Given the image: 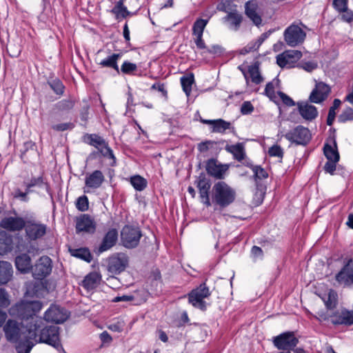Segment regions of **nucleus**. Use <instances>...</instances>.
Segmentation results:
<instances>
[{
	"mask_svg": "<svg viewBox=\"0 0 353 353\" xmlns=\"http://www.w3.org/2000/svg\"><path fill=\"white\" fill-rule=\"evenodd\" d=\"M352 260H349L347 264L344 266L341 270L336 275V280L340 284H344L345 285H350L352 283V272L347 273V266L350 265Z\"/></svg>",
	"mask_w": 353,
	"mask_h": 353,
	"instance_id": "33",
	"label": "nucleus"
},
{
	"mask_svg": "<svg viewBox=\"0 0 353 353\" xmlns=\"http://www.w3.org/2000/svg\"><path fill=\"white\" fill-rule=\"evenodd\" d=\"M248 75L249 74L252 83L255 84H260L263 81V78L259 71V67L256 63L248 67Z\"/></svg>",
	"mask_w": 353,
	"mask_h": 353,
	"instance_id": "36",
	"label": "nucleus"
},
{
	"mask_svg": "<svg viewBox=\"0 0 353 353\" xmlns=\"http://www.w3.org/2000/svg\"><path fill=\"white\" fill-rule=\"evenodd\" d=\"M195 184L199 190L201 201L208 207L211 205L210 199V190L211 188V182L205 174L201 173L195 181Z\"/></svg>",
	"mask_w": 353,
	"mask_h": 353,
	"instance_id": "14",
	"label": "nucleus"
},
{
	"mask_svg": "<svg viewBox=\"0 0 353 353\" xmlns=\"http://www.w3.org/2000/svg\"><path fill=\"white\" fill-rule=\"evenodd\" d=\"M69 317L68 311L57 305H52L44 314V319L57 324L62 323Z\"/></svg>",
	"mask_w": 353,
	"mask_h": 353,
	"instance_id": "13",
	"label": "nucleus"
},
{
	"mask_svg": "<svg viewBox=\"0 0 353 353\" xmlns=\"http://www.w3.org/2000/svg\"><path fill=\"white\" fill-rule=\"evenodd\" d=\"M9 304L8 294L3 289L0 288V307H6Z\"/></svg>",
	"mask_w": 353,
	"mask_h": 353,
	"instance_id": "60",
	"label": "nucleus"
},
{
	"mask_svg": "<svg viewBox=\"0 0 353 353\" xmlns=\"http://www.w3.org/2000/svg\"><path fill=\"white\" fill-rule=\"evenodd\" d=\"M332 4L338 12H342L347 8V0H333Z\"/></svg>",
	"mask_w": 353,
	"mask_h": 353,
	"instance_id": "59",
	"label": "nucleus"
},
{
	"mask_svg": "<svg viewBox=\"0 0 353 353\" xmlns=\"http://www.w3.org/2000/svg\"><path fill=\"white\" fill-rule=\"evenodd\" d=\"M121 54H112L107 58L101 60L99 65L103 68H110L114 69L118 74L119 73V68L117 64L118 60L121 58Z\"/></svg>",
	"mask_w": 353,
	"mask_h": 353,
	"instance_id": "32",
	"label": "nucleus"
},
{
	"mask_svg": "<svg viewBox=\"0 0 353 353\" xmlns=\"http://www.w3.org/2000/svg\"><path fill=\"white\" fill-rule=\"evenodd\" d=\"M12 240L8 237L6 232H0V254L7 252L10 250Z\"/></svg>",
	"mask_w": 353,
	"mask_h": 353,
	"instance_id": "45",
	"label": "nucleus"
},
{
	"mask_svg": "<svg viewBox=\"0 0 353 353\" xmlns=\"http://www.w3.org/2000/svg\"><path fill=\"white\" fill-rule=\"evenodd\" d=\"M252 170L254 172V176L256 179H264L268 176V172L260 166H252Z\"/></svg>",
	"mask_w": 353,
	"mask_h": 353,
	"instance_id": "54",
	"label": "nucleus"
},
{
	"mask_svg": "<svg viewBox=\"0 0 353 353\" xmlns=\"http://www.w3.org/2000/svg\"><path fill=\"white\" fill-rule=\"evenodd\" d=\"M201 122L204 124L212 125V132L223 134L225 130L233 128L230 122L223 119L207 120L201 119Z\"/></svg>",
	"mask_w": 353,
	"mask_h": 353,
	"instance_id": "24",
	"label": "nucleus"
},
{
	"mask_svg": "<svg viewBox=\"0 0 353 353\" xmlns=\"http://www.w3.org/2000/svg\"><path fill=\"white\" fill-rule=\"evenodd\" d=\"M290 141L298 145H306L311 139L312 135L307 128L298 125L285 134Z\"/></svg>",
	"mask_w": 353,
	"mask_h": 353,
	"instance_id": "10",
	"label": "nucleus"
},
{
	"mask_svg": "<svg viewBox=\"0 0 353 353\" xmlns=\"http://www.w3.org/2000/svg\"><path fill=\"white\" fill-rule=\"evenodd\" d=\"M128 257L123 253H119L109 259L108 270L112 274H119L124 271L128 265Z\"/></svg>",
	"mask_w": 353,
	"mask_h": 353,
	"instance_id": "16",
	"label": "nucleus"
},
{
	"mask_svg": "<svg viewBox=\"0 0 353 353\" xmlns=\"http://www.w3.org/2000/svg\"><path fill=\"white\" fill-rule=\"evenodd\" d=\"M278 83L279 80L275 79L266 84L264 92L265 95L269 98L272 99L274 97V89L276 85H278Z\"/></svg>",
	"mask_w": 353,
	"mask_h": 353,
	"instance_id": "53",
	"label": "nucleus"
},
{
	"mask_svg": "<svg viewBox=\"0 0 353 353\" xmlns=\"http://www.w3.org/2000/svg\"><path fill=\"white\" fill-rule=\"evenodd\" d=\"M236 191L224 181H219L212 187L211 205L222 210L226 208L236 199Z\"/></svg>",
	"mask_w": 353,
	"mask_h": 353,
	"instance_id": "3",
	"label": "nucleus"
},
{
	"mask_svg": "<svg viewBox=\"0 0 353 353\" xmlns=\"http://www.w3.org/2000/svg\"><path fill=\"white\" fill-rule=\"evenodd\" d=\"M210 295L209 288L206 286L205 283H203L188 294V301L193 307L204 311L206 310V302L204 299L208 298Z\"/></svg>",
	"mask_w": 353,
	"mask_h": 353,
	"instance_id": "6",
	"label": "nucleus"
},
{
	"mask_svg": "<svg viewBox=\"0 0 353 353\" xmlns=\"http://www.w3.org/2000/svg\"><path fill=\"white\" fill-rule=\"evenodd\" d=\"M222 20L224 23H228L231 29L237 31L243 21V16L239 12H236L227 14Z\"/></svg>",
	"mask_w": 353,
	"mask_h": 353,
	"instance_id": "27",
	"label": "nucleus"
},
{
	"mask_svg": "<svg viewBox=\"0 0 353 353\" xmlns=\"http://www.w3.org/2000/svg\"><path fill=\"white\" fill-rule=\"evenodd\" d=\"M299 113L305 121L314 120L319 114L317 108L307 101H299L296 103Z\"/></svg>",
	"mask_w": 353,
	"mask_h": 353,
	"instance_id": "21",
	"label": "nucleus"
},
{
	"mask_svg": "<svg viewBox=\"0 0 353 353\" xmlns=\"http://www.w3.org/2000/svg\"><path fill=\"white\" fill-rule=\"evenodd\" d=\"M85 140L87 143L94 146L97 150L102 145H104V143H106L103 138L96 134L86 135L85 137Z\"/></svg>",
	"mask_w": 353,
	"mask_h": 353,
	"instance_id": "40",
	"label": "nucleus"
},
{
	"mask_svg": "<svg viewBox=\"0 0 353 353\" xmlns=\"http://www.w3.org/2000/svg\"><path fill=\"white\" fill-rule=\"evenodd\" d=\"M101 281V276L97 272L88 274L82 281V285L88 290H93L97 287Z\"/></svg>",
	"mask_w": 353,
	"mask_h": 353,
	"instance_id": "31",
	"label": "nucleus"
},
{
	"mask_svg": "<svg viewBox=\"0 0 353 353\" xmlns=\"http://www.w3.org/2000/svg\"><path fill=\"white\" fill-rule=\"evenodd\" d=\"M49 85L57 94L62 95L63 94L64 85L59 79H56L52 80L49 82Z\"/></svg>",
	"mask_w": 353,
	"mask_h": 353,
	"instance_id": "52",
	"label": "nucleus"
},
{
	"mask_svg": "<svg viewBox=\"0 0 353 353\" xmlns=\"http://www.w3.org/2000/svg\"><path fill=\"white\" fill-rule=\"evenodd\" d=\"M180 81L183 91L187 96H189L192 91V85L194 82V74L192 73H190L188 75L183 76Z\"/></svg>",
	"mask_w": 353,
	"mask_h": 353,
	"instance_id": "38",
	"label": "nucleus"
},
{
	"mask_svg": "<svg viewBox=\"0 0 353 353\" xmlns=\"http://www.w3.org/2000/svg\"><path fill=\"white\" fill-rule=\"evenodd\" d=\"M322 299L327 309H333L336 306L338 295L334 290H330Z\"/></svg>",
	"mask_w": 353,
	"mask_h": 353,
	"instance_id": "37",
	"label": "nucleus"
},
{
	"mask_svg": "<svg viewBox=\"0 0 353 353\" xmlns=\"http://www.w3.org/2000/svg\"><path fill=\"white\" fill-rule=\"evenodd\" d=\"M26 226V221L20 216H6L0 221V227L9 232H19Z\"/></svg>",
	"mask_w": 353,
	"mask_h": 353,
	"instance_id": "18",
	"label": "nucleus"
},
{
	"mask_svg": "<svg viewBox=\"0 0 353 353\" xmlns=\"http://www.w3.org/2000/svg\"><path fill=\"white\" fill-rule=\"evenodd\" d=\"M299 343V339L294 335L293 332H283L273 339L274 345L279 350H283L290 352Z\"/></svg>",
	"mask_w": 353,
	"mask_h": 353,
	"instance_id": "9",
	"label": "nucleus"
},
{
	"mask_svg": "<svg viewBox=\"0 0 353 353\" xmlns=\"http://www.w3.org/2000/svg\"><path fill=\"white\" fill-rule=\"evenodd\" d=\"M42 319H36L34 323H31L28 327V337L32 339L34 345L37 343L48 344L57 350L62 349L60 343L59 327L55 325H49L43 327Z\"/></svg>",
	"mask_w": 353,
	"mask_h": 353,
	"instance_id": "1",
	"label": "nucleus"
},
{
	"mask_svg": "<svg viewBox=\"0 0 353 353\" xmlns=\"http://www.w3.org/2000/svg\"><path fill=\"white\" fill-rule=\"evenodd\" d=\"M208 23V19H199L193 25L192 32L194 36L203 35L204 29Z\"/></svg>",
	"mask_w": 353,
	"mask_h": 353,
	"instance_id": "46",
	"label": "nucleus"
},
{
	"mask_svg": "<svg viewBox=\"0 0 353 353\" xmlns=\"http://www.w3.org/2000/svg\"><path fill=\"white\" fill-rule=\"evenodd\" d=\"M130 183L137 191H142L147 187V181L139 175H135L130 178Z\"/></svg>",
	"mask_w": 353,
	"mask_h": 353,
	"instance_id": "43",
	"label": "nucleus"
},
{
	"mask_svg": "<svg viewBox=\"0 0 353 353\" xmlns=\"http://www.w3.org/2000/svg\"><path fill=\"white\" fill-rule=\"evenodd\" d=\"M74 125L72 123H63L54 125L52 129L57 131H65L73 128Z\"/></svg>",
	"mask_w": 353,
	"mask_h": 353,
	"instance_id": "63",
	"label": "nucleus"
},
{
	"mask_svg": "<svg viewBox=\"0 0 353 353\" xmlns=\"http://www.w3.org/2000/svg\"><path fill=\"white\" fill-rule=\"evenodd\" d=\"M330 88L323 82H316L315 88L311 92L309 100L311 103H321L328 97Z\"/></svg>",
	"mask_w": 353,
	"mask_h": 353,
	"instance_id": "17",
	"label": "nucleus"
},
{
	"mask_svg": "<svg viewBox=\"0 0 353 353\" xmlns=\"http://www.w3.org/2000/svg\"><path fill=\"white\" fill-rule=\"evenodd\" d=\"M24 228L27 239L36 241L45 236L47 232L48 226L36 220H28L26 221Z\"/></svg>",
	"mask_w": 353,
	"mask_h": 353,
	"instance_id": "8",
	"label": "nucleus"
},
{
	"mask_svg": "<svg viewBox=\"0 0 353 353\" xmlns=\"http://www.w3.org/2000/svg\"><path fill=\"white\" fill-rule=\"evenodd\" d=\"M254 110V107L250 101H245L243 103L241 112L243 114H248L252 112Z\"/></svg>",
	"mask_w": 353,
	"mask_h": 353,
	"instance_id": "62",
	"label": "nucleus"
},
{
	"mask_svg": "<svg viewBox=\"0 0 353 353\" xmlns=\"http://www.w3.org/2000/svg\"><path fill=\"white\" fill-rule=\"evenodd\" d=\"M262 37L258 41H256L254 43H250L245 48L244 50L245 52H249L250 51H254L257 50L259 46L261 45V43L263 42L264 39L266 38V35L265 34H262Z\"/></svg>",
	"mask_w": 353,
	"mask_h": 353,
	"instance_id": "57",
	"label": "nucleus"
},
{
	"mask_svg": "<svg viewBox=\"0 0 353 353\" xmlns=\"http://www.w3.org/2000/svg\"><path fill=\"white\" fill-rule=\"evenodd\" d=\"M225 150L231 153L234 159L238 161H241L245 158V151L243 143H237L234 145H226Z\"/></svg>",
	"mask_w": 353,
	"mask_h": 353,
	"instance_id": "28",
	"label": "nucleus"
},
{
	"mask_svg": "<svg viewBox=\"0 0 353 353\" xmlns=\"http://www.w3.org/2000/svg\"><path fill=\"white\" fill-rule=\"evenodd\" d=\"M318 67V64L315 61H307L302 62L300 64V68H303L304 70L311 72Z\"/></svg>",
	"mask_w": 353,
	"mask_h": 353,
	"instance_id": "58",
	"label": "nucleus"
},
{
	"mask_svg": "<svg viewBox=\"0 0 353 353\" xmlns=\"http://www.w3.org/2000/svg\"><path fill=\"white\" fill-rule=\"evenodd\" d=\"M338 162L339 161L327 160V161L326 162V163L324 165L325 171L331 174H333L334 171L336 170V163Z\"/></svg>",
	"mask_w": 353,
	"mask_h": 353,
	"instance_id": "61",
	"label": "nucleus"
},
{
	"mask_svg": "<svg viewBox=\"0 0 353 353\" xmlns=\"http://www.w3.org/2000/svg\"><path fill=\"white\" fill-rule=\"evenodd\" d=\"M334 325H351L353 324V312L345 309L336 310L330 316Z\"/></svg>",
	"mask_w": 353,
	"mask_h": 353,
	"instance_id": "20",
	"label": "nucleus"
},
{
	"mask_svg": "<svg viewBox=\"0 0 353 353\" xmlns=\"http://www.w3.org/2000/svg\"><path fill=\"white\" fill-rule=\"evenodd\" d=\"M15 265L19 271L26 273L32 268L30 257L26 254L18 256L15 259Z\"/></svg>",
	"mask_w": 353,
	"mask_h": 353,
	"instance_id": "30",
	"label": "nucleus"
},
{
	"mask_svg": "<svg viewBox=\"0 0 353 353\" xmlns=\"http://www.w3.org/2000/svg\"><path fill=\"white\" fill-rule=\"evenodd\" d=\"M341 104V101L339 99H335L333 101L332 105L330 108L327 118V125H332L336 117L335 110L338 109Z\"/></svg>",
	"mask_w": 353,
	"mask_h": 353,
	"instance_id": "44",
	"label": "nucleus"
},
{
	"mask_svg": "<svg viewBox=\"0 0 353 353\" xmlns=\"http://www.w3.org/2000/svg\"><path fill=\"white\" fill-rule=\"evenodd\" d=\"M302 57V52L296 50H288L276 56V63L281 68H292Z\"/></svg>",
	"mask_w": 353,
	"mask_h": 353,
	"instance_id": "12",
	"label": "nucleus"
},
{
	"mask_svg": "<svg viewBox=\"0 0 353 353\" xmlns=\"http://www.w3.org/2000/svg\"><path fill=\"white\" fill-rule=\"evenodd\" d=\"M268 154L270 157H278L282 159L283 157V150L279 145H274L269 148Z\"/></svg>",
	"mask_w": 353,
	"mask_h": 353,
	"instance_id": "55",
	"label": "nucleus"
},
{
	"mask_svg": "<svg viewBox=\"0 0 353 353\" xmlns=\"http://www.w3.org/2000/svg\"><path fill=\"white\" fill-rule=\"evenodd\" d=\"M26 325V332H23L19 324L14 320H8L3 327L6 339L12 343H17L18 353H30L34 343L28 337V327Z\"/></svg>",
	"mask_w": 353,
	"mask_h": 353,
	"instance_id": "2",
	"label": "nucleus"
},
{
	"mask_svg": "<svg viewBox=\"0 0 353 353\" xmlns=\"http://www.w3.org/2000/svg\"><path fill=\"white\" fill-rule=\"evenodd\" d=\"M323 152L327 160L339 161L340 159L337 144L335 139L332 140V143H326L323 146Z\"/></svg>",
	"mask_w": 353,
	"mask_h": 353,
	"instance_id": "26",
	"label": "nucleus"
},
{
	"mask_svg": "<svg viewBox=\"0 0 353 353\" xmlns=\"http://www.w3.org/2000/svg\"><path fill=\"white\" fill-rule=\"evenodd\" d=\"M118 239V232L116 229L109 230L105 234L99 247V252H103L112 248Z\"/></svg>",
	"mask_w": 353,
	"mask_h": 353,
	"instance_id": "23",
	"label": "nucleus"
},
{
	"mask_svg": "<svg viewBox=\"0 0 353 353\" xmlns=\"http://www.w3.org/2000/svg\"><path fill=\"white\" fill-rule=\"evenodd\" d=\"M76 208L81 212L87 211L89 208L88 197L85 195L79 196L76 201Z\"/></svg>",
	"mask_w": 353,
	"mask_h": 353,
	"instance_id": "51",
	"label": "nucleus"
},
{
	"mask_svg": "<svg viewBox=\"0 0 353 353\" xmlns=\"http://www.w3.org/2000/svg\"><path fill=\"white\" fill-rule=\"evenodd\" d=\"M284 40L290 47H296L303 43L306 33L297 25L292 24L284 31Z\"/></svg>",
	"mask_w": 353,
	"mask_h": 353,
	"instance_id": "7",
	"label": "nucleus"
},
{
	"mask_svg": "<svg viewBox=\"0 0 353 353\" xmlns=\"http://www.w3.org/2000/svg\"><path fill=\"white\" fill-rule=\"evenodd\" d=\"M69 252L72 256L84 260L86 262H90L92 259L90 250L85 248H69Z\"/></svg>",
	"mask_w": 353,
	"mask_h": 353,
	"instance_id": "35",
	"label": "nucleus"
},
{
	"mask_svg": "<svg viewBox=\"0 0 353 353\" xmlns=\"http://www.w3.org/2000/svg\"><path fill=\"white\" fill-rule=\"evenodd\" d=\"M42 308V303L39 301H22L16 305L17 315L22 320H30L27 325L34 323L36 319H41L37 316Z\"/></svg>",
	"mask_w": 353,
	"mask_h": 353,
	"instance_id": "4",
	"label": "nucleus"
},
{
	"mask_svg": "<svg viewBox=\"0 0 353 353\" xmlns=\"http://www.w3.org/2000/svg\"><path fill=\"white\" fill-rule=\"evenodd\" d=\"M76 230L77 233L84 232L93 234L96 230V223L88 214H82L76 220Z\"/></svg>",
	"mask_w": 353,
	"mask_h": 353,
	"instance_id": "19",
	"label": "nucleus"
},
{
	"mask_svg": "<svg viewBox=\"0 0 353 353\" xmlns=\"http://www.w3.org/2000/svg\"><path fill=\"white\" fill-rule=\"evenodd\" d=\"M338 120L340 123H345L348 121H353V109L347 107L343 110L339 116Z\"/></svg>",
	"mask_w": 353,
	"mask_h": 353,
	"instance_id": "49",
	"label": "nucleus"
},
{
	"mask_svg": "<svg viewBox=\"0 0 353 353\" xmlns=\"http://www.w3.org/2000/svg\"><path fill=\"white\" fill-rule=\"evenodd\" d=\"M8 52L12 57H18L21 52V46L14 41L9 42L7 47Z\"/></svg>",
	"mask_w": 353,
	"mask_h": 353,
	"instance_id": "48",
	"label": "nucleus"
},
{
	"mask_svg": "<svg viewBox=\"0 0 353 353\" xmlns=\"http://www.w3.org/2000/svg\"><path fill=\"white\" fill-rule=\"evenodd\" d=\"M123 1L124 0H119L117 1L111 10V12L115 15L116 19L118 20L125 19L130 14V12L124 6Z\"/></svg>",
	"mask_w": 353,
	"mask_h": 353,
	"instance_id": "34",
	"label": "nucleus"
},
{
	"mask_svg": "<svg viewBox=\"0 0 353 353\" xmlns=\"http://www.w3.org/2000/svg\"><path fill=\"white\" fill-rule=\"evenodd\" d=\"M236 8L237 6L232 0H223L218 5V9L227 14L238 12Z\"/></svg>",
	"mask_w": 353,
	"mask_h": 353,
	"instance_id": "41",
	"label": "nucleus"
},
{
	"mask_svg": "<svg viewBox=\"0 0 353 353\" xmlns=\"http://www.w3.org/2000/svg\"><path fill=\"white\" fill-rule=\"evenodd\" d=\"M74 103L75 101L72 99H63L54 105V109L57 112H68L73 108Z\"/></svg>",
	"mask_w": 353,
	"mask_h": 353,
	"instance_id": "39",
	"label": "nucleus"
},
{
	"mask_svg": "<svg viewBox=\"0 0 353 353\" xmlns=\"http://www.w3.org/2000/svg\"><path fill=\"white\" fill-rule=\"evenodd\" d=\"M142 233L139 228L132 225H125L121 232L122 245L126 248H134L139 243Z\"/></svg>",
	"mask_w": 353,
	"mask_h": 353,
	"instance_id": "5",
	"label": "nucleus"
},
{
	"mask_svg": "<svg viewBox=\"0 0 353 353\" xmlns=\"http://www.w3.org/2000/svg\"><path fill=\"white\" fill-rule=\"evenodd\" d=\"M228 168L229 166L227 164H221L214 159L208 160L205 164L207 173L216 179H224Z\"/></svg>",
	"mask_w": 353,
	"mask_h": 353,
	"instance_id": "15",
	"label": "nucleus"
},
{
	"mask_svg": "<svg viewBox=\"0 0 353 353\" xmlns=\"http://www.w3.org/2000/svg\"><path fill=\"white\" fill-rule=\"evenodd\" d=\"M45 183L43 181V179L42 176H39L37 178L31 179L30 181L26 184V188H28V191H31V188L33 187H41L44 185Z\"/></svg>",
	"mask_w": 353,
	"mask_h": 353,
	"instance_id": "56",
	"label": "nucleus"
},
{
	"mask_svg": "<svg viewBox=\"0 0 353 353\" xmlns=\"http://www.w3.org/2000/svg\"><path fill=\"white\" fill-rule=\"evenodd\" d=\"M23 148H24V150H21V158L23 159V161L24 162H27V161H30V159L28 157L29 153L32 154H36V147H35V145L32 142L28 141V142L24 143Z\"/></svg>",
	"mask_w": 353,
	"mask_h": 353,
	"instance_id": "42",
	"label": "nucleus"
},
{
	"mask_svg": "<svg viewBox=\"0 0 353 353\" xmlns=\"http://www.w3.org/2000/svg\"><path fill=\"white\" fill-rule=\"evenodd\" d=\"M99 152L104 157L110 159L112 162L110 165L114 166L116 164V158L113 154L112 150L109 148L107 143H104V145H102L98 149Z\"/></svg>",
	"mask_w": 353,
	"mask_h": 353,
	"instance_id": "47",
	"label": "nucleus"
},
{
	"mask_svg": "<svg viewBox=\"0 0 353 353\" xmlns=\"http://www.w3.org/2000/svg\"><path fill=\"white\" fill-rule=\"evenodd\" d=\"M104 179L105 178L102 172L95 170L85 177V184L90 188L97 189L101 185Z\"/></svg>",
	"mask_w": 353,
	"mask_h": 353,
	"instance_id": "25",
	"label": "nucleus"
},
{
	"mask_svg": "<svg viewBox=\"0 0 353 353\" xmlns=\"http://www.w3.org/2000/svg\"><path fill=\"white\" fill-rule=\"evenodd\" d=\"M258 10L259 5L256 0H250L245 3V14L256 26L262 24L261 16L258 12Z\"/></svg>",
	"mask_w": 353,
	"mask_h": 353,
	"instance_id": "22",
	"label": "nucleus"
},
{
	"mask_svg": "<svg viewBox=\"0 0 353 353\" xmlns=\"http://www.w3.org/2000/svg\"><path fill=\"white\" fill-rule=\"evenodd\" d=\"M52 268L51 259L48 256H41L32 267V276L36 279L41 280L50 274Z\"/></svg>",
	"mask_w": 353,
	"mask_h": 353,
	"instance_id": "11",
	"label": "nucleus"
},
{
	"mask_svg": "<svg viewBox=\"0 0 353 353\" xmlns=\"http://www.w3.org/2000/svg\"><path fill=\"white\" fill-rule=\"evenodd\" d=\"M343 14L341 15V19L345 22H351L353 21V12L347 9L345 10H343L341 12Z\"/></svg>",
	"mask_w": 353,
	"mask_h": 353,
	"instance_id": "64",
	"label": "nucleus"
},
{
	"mask_svg": "<svg viewBox=\"0 0 353 353\" xmlns=\"http://www.w3.org/2000/svg\"><path fill=\"white\" fill-rule=\"evenodd\" d=\"M137 70V64L128 61H124L121 67V72L125 74H132Z\"/></svg>",
	"mask_w": 353,
	"mask_h": 353,
	"instance_id": "50",
	"label": "nucleus"
},
{
	"mask_svg": "<svg viewBox=\"0 0 353 353\" xmlns=\"http://www.w3.org/2000/svg\"><path fill=\"white\" fill-rule=\"evenodd\" d=\"M12 274V265L7 261H0V285L7 283Z\"/></svg>",
	"mask_w": 353,
	"mask_h": 353,
	"instance_id": "29",
	"label": "nucleus"
}]
</instances>
